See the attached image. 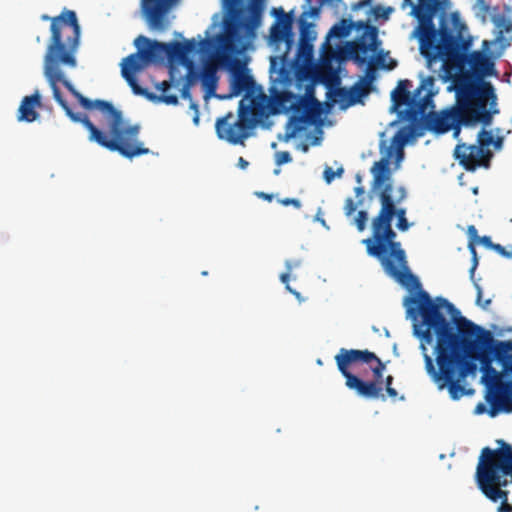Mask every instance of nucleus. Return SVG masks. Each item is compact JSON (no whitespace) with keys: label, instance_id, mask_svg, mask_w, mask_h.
I'll use <instances>...</instances> for the list:
<instances>
[{"label":"nucleus","instance_id":"obj_1","mask_svg":"<svg viewBox=\"0 0 512 512\" xmlns=\"http://www.w3.org/2000/svg\"><path fill=\"white\" fill-rule=\"evenodd\" d=\"M392 226H373V237L362 240L369 255L380 259L386 273L415 295L404 299L414 334L421 340L425 369L439 389L447 388L453 400L472 393L462 384L474 375L480 362L482 382L489 390L490 416L512 412V341L496 340L447 299L432 300L408 268L405 251Z\"/></svg>","mask_w":512,"mask_h":512},{"label":"nucleus","instance_id":"obj_2","mask_svg":"<svg viewBox=\"0 0 512 512\" xmlns=\"http://www.w3.org/2000/svg\"><path fill=\"white\" fill-rule=\"evenodd\" d=\"M41 20L51 22V36L44 56V76L53 98L66 115L88 130L90 142L109 151H116L128 159L149 154V148L139 140V124L125 125L122 112L109 101L84 97L60 68L61 65L70 68L77 66L81 28L76 13L64 9L55 17L43 14Z\"/></svg>","mask_w":512,"mask_h":512},{"label":"nucleus","instance_id":"obj_3","mask_svg":"<svg viewBox=\"0 0 512 512\" xmlns=\"http://www.w3.org/2000/svg\"><path fill=\"white\" fill-rule=\"evenodd\" d=\"M454 89V105L440 112L424 114L427 130L435 134L453 131V137L458 138L461 126H489L493 116L499 113L495 89L490 82L459 78L454 81Z\"/></svg>","mask_w":512,"mask_h":512},{"label":"nucleus","instance_id":"obj_4","mask_svg":"<svg viewBox=\"0 0 512 512\" xmlns=\"http://www.w3.org/2000/svg\"><path fill=\"white\" fill-rule=\"evenodd\" d=\"M439 9V0H418L413 14L418 20L417 35L419 49L429 66L442 60L448 61L466 52L471 44V37L467 36L466 24L454 18L453 25L456 34L447 26L441 25L437 30L433 18Z\"/></svg>","mask_w":512,"mask_h":512},{"label":"nucleus","instance_id":"obj_5","mask_svg":"<svg viewBox=\"0 0 512 512\" xmlns=\"http://www.w3.org/2000/svg\"><path fill=\"white\" fill-rule=\"evenodd\" d=\"M335 362L345 378V385L348 389L366 399H386L381 382H365L349 370L352 365L362 363L384 372L385 364L375 353L369 350L341 348L335 355Z\"/></svg>","mask_w":512,"mask_h":512},{"label":"nucleus","instance_id":"obj_6","mask_svg":"<svg viewBox=\"0 0 512 512\" xmlns=\"http://www.w3.org/2000/svg\"><path fill=\"white\" fill-rule=\"evenodd\" d=\"M412 82L400 80L391 97L396 108L405 107V118L409 122H419L429 108H433V97L437 93L435 78L423 77L419 86L411 92Z\"/></svg>","mask_w":512,"mask_h":512},{"label":"nucleus","instance_id":"obj_7","mask_svg":"<svg viewBox=\"0 0 512 512\" xmlns=\"http://www.w3.org/2000/svg\"><path fill=\"white\" fill-rule=\"evenodd\" d=\"M276 21L270 28L269 41L275 46L285 44V53L280 57L271 58L270 77L275 83L287 85L292 82V71L286 66L287 54L294 45V33L292 31L293 17L285 13L282 8L274 10Z\"/></svg>","mask_w":512,"mask_h":512},{"label":"nucleus","instance_id":"obj_8","mask_svg":"<svg viewBox=\"0 0 512 512\" xmlns=\"http://www.w3.org/2000/svg\"><path fill=\"white\" fill-rule=\"evenodd\" d=\"M388 157H382L375 162L371 168L373 175V185L375 188H381L379 195L381 209L378 215L372 220L371 224H391L394 217L396 224H409L406 219V210L398 208L392 198V184L390 183L391 172Z\"/></svg>","mask_w":512,"mask_h":512},{"label":"nucleus","instance_id":"obj_9","mask_svg":"<svg viewBox=\"0 0 512 512\" xmlns=\"http://www.w3.org/2000/svg\"><path fill=\"white\" fill-rule=\"evenodd\" d=\"M257 113L250 105H244L243 100L239 103L238 119L230 123L233 113L228 112L225 116L218 118L215 123L217 136L227 142L237 145L244 144V139L249 136V131L257 124Z\"/></svg>","mask_w":512,"mask_h":512},{"label":"nucleus","instance_id":"obj_10","mask_svg":"<svg viewBox=\"0 0 512 512\" xmlns=\"http://www.w3.org/2000/svg\"><path fill=\"white\" fill-rule=\"evenodd\" d=\"M497 444V449L484 447L481 450L478 463L485 469L480 475L483 482L501 479L512 483V446L502 439L497 440Z\"/></svg>","mask_w":512,"mask_h":512},{"label":"nucleus","instance_id":"obj_11","mask_svg":"<svg viewBox=\"0 0 512 512\" xmlns=\"http://www.w3.org/2000/svg\"><path fill=\"white\" fill-rule=\"evenodd\" d=\"M264 0H250L248 5L249 16L241 21L228 25L225 34L220 38V44L224 51L235 52L242 44L241 30H245L248 36H254L255 30L261 23Z\"/></svg>","mask_w":512,"mask_h":512},{"label":"nucleus","instance_id":"obj_12","mask_svg":"<svg viewBox=\"0 0 512 512\" xmlns=\"http://www.w3.org/2000/svg\"><path fill=\"white\" fill-rule=\"evenodd\" d=\"M349 24L352 25V30H362L363 32L357 39L346 44V53L355 63L363 65L367 61V54L376 52L380 45L378 29L362 20L354 22L349 19Z\"/></svg>","mask_w":512,"mask_h":512},{"label":"nucleus","instance_id":"obj_13","mask_svg":"<svg viewBox=\"0 0 512 512\" xmlns=\"http://www.w3.org/2000/svg\"><path fill=\"white\" fill-rule=\"evenodd\" d=\"M453 156L466 171L473 172L480 167L489 168L493 153L491 150H483L476 144L459 141L454 148Z\"/></svg>","mask_w":512,"mask_h":512},{"label":"nucleus","instance_id":"obj_14","mask_svg":"<svg viewBox=\"0 0 512 512\" xmlns=\"http://www.w3.org/2000/svg\"><path fill=\"white\" fill-rule=\"evenodd\" d=\"M181 0H141L142 14L148 26L155 30H166L170 25L168 14Z\"/></svg>","mask_w":512,"mask_h":512},{"label":"nucleus","instance_id":"obj_15","mask_svg":"<svg viewBox=\"0 0 512 512\" xmlns=\"http://www.w3.org/2000/svg\"><path fill=\"white\" fill-rule=\"evenodd\" d=\"M151 56L150 51H142L138 47L136 53H132L125 57L121 63V74L122 77L128 82L133 92L137 95H146L149 99H154L155 96L141 88L135 78V72L142 70L148 63L147 58Z\"/></svg>","mask_w":512,"mask_h":512},{"label":"nucleus","instance_id":"obj_16","mask_svg":"<svg viewBox=\"0 0 512 512\" xmlns=\"http://www.w3.org/2000/svg\"><path fill=\"white\" fill-rule=\"evenodd\" d=\"M484 467L479 463L476 467L475 480L480 491L492 502L501 501V505L498 507V512H512V506L508 503V492L503 490L507 487L511 480H493L483 482L480 475L481 471H484Z\"/></svg>","mask_w":512,"mask_h":512},{"label":"nucleus","instance_id":"obj_17","mask_svg":"<svg viewBox=\"0 0 512 512\" xmlns=\"http://www.w3.org/2000/svg\"><path fill=\"white\" fill-rule=\"evenodd\" d=\"M467 64L478 77L491 76L495 73L493 60L482 51H473L467 56Z\"/></svg>","mask_w":512,"mask_h":512},{"label":"nucleus","instance_id":"obj_18","mask_svg":"<svg viewBox=\"0 0 512 512\" xmlns=\"http://www.w3.org/2000/svg\"><path fill=\"white\" fill-rule=\"evenodd\" d=\"M41 95L38 90L30 96H25L18 109V121L33 122L35 121L39 113L36 111L37 107H41Z\"/></svg>","mask_w":512,"mask_h":512},{"label":"nucleus","instance_id":"obj_19","mask_svg":"<svg viewBox=\"0 0 512 512\" xmlns=\"http://www.w3.org/2000/svg\"><path fill=\"white\" fill-rule=\"evenodd\" d=\"M256 83L253 77L244 70H235L231 79V92L228 97L237 96L245 92L249 95L255 91Z\"/></svg>","mask_w":512,"mask_h":512},{"label":"nucleus","instance_id":"obj_20","mask_svg":"<svg viewBox=\"0 0 512 512\" xmlns=\"http://www.w3.org/2000/svg\"><path fill=\"white\" fill-rule=\"evenodd\" d=\"M274 105L280 111H300L302 98L290 91H281L272 94Z\"/></svg>","mask_w":512,"mask_h":512},{"label":"nucleus","instance_id":"obj_21","mask_svg":"<svg viewBox=\"0 0 512 512\" xmlns=\"http://www.w3.org/2000/svg\"><path fill=\"white\" fill-rule=\"evenodd\" d=\"M200 81L207 94H214L218 85L217 67L212 63L203 66Z\"/></svg>","mask_w":512,"mask_h":512},{"label":"nucleus","instance_id":"obj_22","mask_svg":"<svg viewBox=\"0 0 512 512\" xmlns=\"http://www.w3.org/2000/svg\"><path fill=\"white\" fill-rule=\"evenodd\" d=\"M144 43L146 45L145 48H141L142 51H150L151 56L147 58L148 63L158 61L163 59V56L166 55V49H161L157 44H164L163 42H159L156 40H150L145 36H139L135 40V45L139 47L140 43Z\"/></svg>","mask_w":512,"mask_h":512},{"label":"nucleus","instance_id":"obj_23","mask_svg":"<svg viewBox=\"0 0 512 512\" xmlns=\"http://www.w3.org/2000/svg\"><path fill=\"white\" fill-rule=\"evenodd\" d=\"M357 210V204L355 201L349 197L345 200L344 204V212L348 219L353 222V224H367L368 222V214L364 210H359L355 214Z\"/></svg>","mask_w":512,"mask_h":512},{"label":"nucleus","instance_id":"obj_24","mask_svg":"<svg viewBox=\"0 0 512 512\" xmlns=\"http://www.w3.org/2000/svg\"><path fill=\"white\" fill-rule=\"evenodd\" d=\"M161 49H166V56L169 60H177L181 63L187 64L190 62L187 59L181 42L173 41L166 44H157Z\"/></svg>","mask_w":512,"mask_h":512},{"label":"nucleus","instance_id":"obj_25","mask_svg":"<svg viewBox=\"0 0 512 512\" xmlns=\"http://www.w3.org/2000/svg\"><path fill=\"white\" fill-rule=\"evenodd\" d=\"M417 122L412 123L410 126L403 127L399 129L396 134L393 136L392 142L393 144L399 146L400 148L404 146L409 140L415 136H421L423 133L417 132V126L415 125Z\"/></svg>","mask_w":512,"mask_h":512},{"label":"nucleus","instance_id":"obj_26","mask_svg":"<svg viewBox=\"0 0 512 512\" xmlns=\"http://www.w3.org/2000/svg\"><path fill=\"white\" fill-rule=\"evenodd\" d=\"M352 31V25L349 24V19H341L339 22L334 24L328 32L327 39L337 38L342 39L347 37Z\"/></svg>","mask_w":512,"mask_h":512},{"label":"nucleus","instance_id":"obj_27","mask_svg":"<svg viewBox=\"0 0 512 512\" xmlns=\"http://www.w3.org/2000/svg\"><path fill=\"white\" fill-rule=\"evenodd\" d=\"M300 26V49H308L310 52L312 50V45L309 44V42L315 39L314 32L311 29V24L307 23L305 20H301Z\"/></svg>","mask_w":512,"mask_h":512},{"label":"nucleus","instance_id":"obj_28","mask_svg":"<svg viewBox=\"0 0 512 512\" xmlns=\"http://www.w3.org/2000/svg\"><path fill=\"white\" fill-rule=\"evenodd\" d=\"M479 241L488 248H492L494 251L499 253L501 256L512 259V245L504 247L500 244H494L489 236H483L479 238Z\"/></svg>","mask_w":512,"mask_h":512},{"label":"nucleus","instance_id":"obj_29","mask_svg":"<svg viewBox=\"0 0 512 512\" xmlns=\"http://www.w3.org/2000/svg\"><path fill=\"white\" fill-rule=\"evenodd\" d=\"M171 83L170 81L164 80L160 82L156 88L157 90L162 92V95L159 97V100L168 105H176L178 103V97L176 95H167L166 92L170 89Z\"/></svg>","mask_w":512,"mask_h":512},{"label":"nucleus","instance_id":"obj_30","mask_svg":"<svg viewBox=\"0 0 512 512\" xmlns=\"http://www.w3.org/2000/svg\"><path fill=\"white\" fill-rule=\"evenodd\" d=\"M349 92H351V103L352 106L356 103L360 102L361 98L365 97L369 94L370 89L360 82L355 83L352 87L349 88Z\"/></svg>","mask_w":512,"mask_h":512},{"label":"nucleus","instance_id":"obj_31","mask_svg":"<svg viewBox=\"0 0 512 512\" xmlns=\"http://www.w3.org/2000/svg\"><path fill=\"white\" fill-rule=\"evenodd\" d=\"M486 126L478 132L476 145L483 148V150H490L489 146L494 142V136L491 131L485 129Z\"/></svg>","mask_w":512,"mask_h":512},{"label":"nucleus","instance_id":"obj_32","mask_svg":"<svg viewBox=\"0 0 512 512\" xmlns=\"http://www.w3.org/2000/svg\"><path fill=\"white\" fill-rule=\"evenodd\" d=\"M334 95L337 99V101L341 104L343 108H347L352 106L351 103V92H349V88L346 87H340L337 88L334 92Z\"/></svg>","mask_w":512,"mask_h":512},{"label":"nucleus","instance_id":"obj_33","mask_svg":"<svg viewBox=\"0 0 512 512\" xmlns=\"http://www.w3.org/2000/svg\"><path fill=\"white\" fill-rule=\"evenodd\" d=\"M366 63H367V68L365 71V76L363 78H361L359 82L370 89V86L375 79L376 67L374 66L373 61H366Z\"/></svg>","mask_w":512,"mask_h":512},{"label":"nucleus","instance_id":"obj_34","mask_svg":"<svg viewBox=\"0 0 512 512\" xmlns=\"http://www.w3.org/2000/svg\"><path fill=\"white\" fill-rule=\"evenodd\" d=\"M387 55L388 53H384L383 51H380L374 58H372L370 61H373L374 62V66L377 68V67H381V68H386V69H393L395 66H396V62L392 59H390L391 61V65H386V58H387Z\"/></svg>","mask_w":512,"mask_h":512},{"label":"nucleus","instance_id":"obj_35","mask_svg":"<svg viewBox=\"0 0 512 512\" xmlns=\"http://www.w3.org/2000/svg\"><path fill=\"white\" fill-rule=\"evenodd\" d=\"M393 381L394 377L392 375H388L385 380L383 381V384L385 385V391L387 395L395 400L398 397V392L395 388H393Z\"/></svg>","mask_w":512,"mask_h":512},{"label":"nucleus","instance_id":"obj_36","mask_svg":"<svg viewBox=\"0 0 512 512\" xmlns=\"http://www.w3.org/2000/svg\"><path fill=\"white\" fill-rule=\"evenodd\" d=\"M187 67H188V71H187V74H186L184 85H186V86L191 88V86L194 85V83L198 79H200V74H198L197 72H195L193 70L192 62H189Z\"/></svg>","mask_w":512,"mask_h":512},{"label":"nucleus","instance_id":"obj_37","mask_svg":"<svg viewBox=\"0 0 512 512\" xmlns=\"http://www.w3.org/2000/svg\"><path fill=\"white\" fill-rule=\"evenodd\" d=\"M292 161L291 154L288 151H280L275 154V162L278 166Z\"/></svg>","mask_w":512,"mask_h":512},{"label":"nucleus","instance_id":"obj_38","mask_svg":"<svg viewBox=\"0 0 512 512\" xmlns=\"http://www.w3.org/2000/svg\"><path fill=\"white\" fill-rule=\"evenodd\" d=\"M342 173H343V168H339L335 172L331 167H326L323 175H324L325 181L329 184L335 179L336 175L340 176Z\"/></svg>","mask_w":512,"mask_h":512},{"label":"nucleus","instance_id":"obj_39","mask_svg":"<svg viewBox=\"0 0 512 512\" xmlns=\"http://www.w3.org/2000/svg\"><path fill=\"white\" fill-rule=\"evenodd\" d=\"M197 46H198V44L196 43V41L194 39L185 40L182 43V47H183V50H184L187 58L190 53H193L197 50Z\"/></svg>","mask_w":512,"mask_h":512},{"label":"nucleus","instance_id":"obj_40","mask_svg":"<svg viewBox=\"0 0 512 512\" xmlns=\"http://www.w3.org/2000/svg\"><path fill=\"white\" fill-rule=\"evenodd\" d=\"M469 250L472 254V267L470 269V275L471 277L474 276V272L477 268V265H478V258H477V253H476V249L474 247V244L472 242L469 243Z\"/></svg>","mask_w":512,"mask_h":512},{"label":"nucleus","instance_id":"obj_41","mask_svg":"<svg viewBox=\"0 0 512 512\" xmlns=\"http://www.w3.org/2000/svg\"><path fill=\"white\" fill-rule=\"evenodd\" d=\"M289 278H290V272H288V271H287L286 273H282V274L280 275V280H281V282H282L283 284H285V285H286V289H287L289 292H291L292 294H294L296 297H299V296H300V293H299V292H297V291H295V290H293V289L290 287V285H289Z\"/></svg>","mask_w":512,"mask_h":512},{"label":"nucleus","instance_id":"obj_42","mask_svg":"<svg viewBox=\"0 0 512 512\" xmlns=\"http://www.w3.org/2000/svg\"><path fill=\"white\" fill-rule=\"evenodd\" d=\"M475 287L477 289V298H476V303L481 306L482 308L484 309H487V307L490 305L491 303V300L490 299H487L485 300L483 303L481 302L482 300V290H481V287L478 285V284H475Z\"/></svg>","mask_w":512,"mask_h":512},{"label":"nucleus","instance_id":"obj_43","mask_svg":"<svg viewBox=\"0 0 512 512\" xmlns=\"http://www.w3.org/2000/svg\"><path fill=\"white\" fill-rule=\"evenodd\" d=\"M390 11H391V8L384 9L380 6L373 8V13L377 18H379V17L387 18Z\"/></svg>","mask_w":512,"mask_h":512},{"label":"nucleus","instance_id":"obj_44","mask_svg":"<svg viewBox=\"0 0 512 512\" xmlns=\"http://www.w3.org/2000/svg\"><path fill=\"white\" fill-rule=\"evenodd\" d=\"M280 202L284 206L293 205L297 208H299L301 206L300 201L296 198H285V199L281 200Z\"/></svg>","mask_w":512,"mask_h":512},{"label":"nucleus","instance_id":"obj_45","mask_svg":"<svg viewBox=\"0 0 512 512\" xmlns=\"http://www.w3.org/2000/svg\"><path fill=\"white\" fill-rule=\"evenodd\" d=\"M370 4H371V2H369L368 0H360L356 3H353L351 5V8H352V10L356 11V10L365 8V7L369 6Z\"/></svg>","mask_w":512,"mask_h":512},{"label":"nucleus","instance_id":"obj_46","mask_svg":"<svg viewBox=\"0 0 512 512\" xmlns=\"http://www.w3.org/2000/svg\"><path fill=\"white\" fill-rule=\"evenodd\" d=\"M301 265L300 260H286L285 261V267L288 272H291L293 268L298 267Z\"/></svg>","mask_w":512,"mask_h":512},{"label":"nucleus","instance_id":"obj_47","mask_svg":"<svg viewBox=\"0 0 512 512\" xmlns=\"http://www.w3.org/2000/svg\"><path fill=\"white\" fill-rule=\"evenodd\" d=\"M370 368H371V370L373 372V376H374V380H372L371 382H381L383 384V380H382L383 372L378 369H375L372 366H370Z\"/></svg>","mask_w":512,"mask_h":512},{"label":"nucleus","instance_id":"obj_48","mask_svg":"<svg viewBox=\"0 0 512 512\" xmlns=\"http://www.w3.org/2000/svg\"><path fill=\"white\" fill-rule=\"evenodd\" d=\"M181 96L184 99H190L191 98L190 87L183 85V87L181 89Z\"/></svg>","mask_w":512,"mask_h":512},{"label":"nucleus","instance_id":"obj_49","mask_svg":"<svg viewBox=\"0 0 512 512\" xmlns=\"http://www.w3.org/2000/svg\"><path fill=\"white\" fill-rule=\"evenodd\" d=\"M408 5H409V6H411V8H412V9H411V13H410V14H411L412 16H414V14H413V9H414V7L418 6V4H414L412 0H403V2H402V8H405V7H406V6H408Z\"/></svg>","mask_w":512,"mask_h":512},{"label":"nucleus","instance_id":"obj_50","mask_svg":"<svg viewBox=\"0 0 512 512\" xmlns=\"http://www.w3.org/2000/svg\"><path fill=\"white\" fill-rule=\"evenodd\" d=\"M249 165V162L247 160H245L243 157H239L238 159V166L241 168V169H246Z\"/></svg>","mask_w":512,"mask_h":512},{"label":"nucleus","instance_id":"obj_51","mask_svg":"<svg viewBox=\"0 0 512 512\" xmlns=\"http://www.w3.org/2000/svg\"><path fill=\"white\" fill-rule=\"evenodd\" d=\"M502 143H503V139L501 137H498L497 139H494V142L492 143V145H494V147L496 149H500L502 146Z\"/></svg>","mask_w":512,"mask_h":512},{"label":"nucleus","instance_id":"obj_52","mask_svg":"<svg viewBox=\"0 0 512 512\" xmlns=\"http://www.w3.org/2000/svg\"><path fill=\"white\" fill-rule=\"evenodd\" d=\"M259 197L267 200V201H271L272 198H273V195L272 194H267V193H264V192H260L257 194Z\"/></svg>","mask_w":512,"mask_h":512},{"label":"nucleus","instance_id":"obj_53","mask_svg":"<svg viewBox=\"0 0 512 512\" xmlns=\"http://www.w3.org/2000/svg\"><path fill=\"white\" fill-rule=\"evenodd\" d=\"M191 109H194L196 111V116L194 117V122L198 123V121H199L198 105L196 103H191Z\"/></svg>","mask_w":512,"mask_h":512},{"label":"nucleus","instance_id":"obj_54","mask_svg":"<svg viewBox=\"0 0 512 512\" xmlns=\"http://www.w3.org/2000/svg\"><path fill=\"white\" fill-rule=\"evenodd\" d=\"M468 234L470 236H476L477 230H476L475 226H468Z\"/></svg>","mask_w":512,"mask_h":512},{"label":"nucleus","instance_id":"obj_55","mask_svg":"<svg viewBox=\"0 0 512 512\" xmlns=\"http://www.w3.org/2000/svg\"><path fill=\"white\" fill-rule=\"evenodd\" d=\"M315 221L319 222L320 224H326L325 220L320 216V213L316 214Z\"/></svg>","mask_w":512,"mask_h":512},{"label":"nucleus","instance_id":"obj_56","mask_svg":"<svg viewBox=\"0 0 512 512\" xmlns=\"http://www.w3.org/2000/svg\"><path fill=\"white\" fill-rule=\"evenodd\" d=\"M355 193L357 196H360L362 194H364V188L363 187H356L355 188Z\"/></svg>","mask_w":512,"mask_h":512},{"label":"nucleus","instance_id":"obj_57","mask_svg":"<svg viewBox=\"0 0 512 512\" xmlns=\"http://www.w3.org/2000/svg\"><path fill=\"white\" fill-rule=\"evenodd\" d=\"M231 6H236L238 5L241 0H226Z\"/></svg>","mask_w":512,"mask_h":512},{"label":"nucleus","instance_id":"obj_58","mask_svg":"<svg viewBox=\"0 0 512 512\" xmlns=\"http://www.w3.org/2000/svg\"><path fill=\"white\" fill-rule=\"evenodd\" d=\"M401 231H406L410 226H396Z\"/></svg>","mask_w":512,"mask_h":512},{"label":"nucleus","instance_id":"obj_59","mask_svg":"<svg viewBox=\"0 0 512 512\" xmlns=\"http://www.w3.org/2000/svg\"><path fill=\"white\" fill-rule=\"evenodd\" d=\"M359 231H363L366 226H357Z\"/></svg>","mask_w":512,"mask_h":512},{"label":"nucleus","instance_id":"obj_60","mask_svg":"<svg viewBox=\"0 0 512 512\" xmlns=\"http://www.w3.org/2000/svg\"><path fill=\"white\" fill-rule=\"evenodd\" d=\"M279 173H280V169L279 168L274 170V174L278 175Z\"/></svg>","mask_w":512,"mask_h":512},{"label":"nucleus","instance_id":"obj_61","mask_svg":"<svg viewBox=\"0 0 512 512\" xmlns=\"http://www.w3.org/2000/svg\"><path fill=\"white\" fill-rule=\"evenodd\" d=\"M401 192H402V196H401V198H404V197H405V191H404V189H403V188H401Z\"/></svg>","mask_w":512,"mask_h":512},{"label":"nucleus","instance_id":"obj_62","mask_svg":"<svg viewBox=\"0 0 512 512\" xmlns=\"http://www.w3.org/2000/svg\"><path fill=\"white\" fill-rule=\"evenodd\" d=\"M307 4H311L312 0H305Z\"/></svg>","mask_w":512,"mask_h":512},{"label":"nucleus","instance_id":"obj_63","mask_svg":"<svg viewBox=\"0 0 512 512\" xmlns=\"http://www.w3.org/2000/svg\"><path fill=\"white\" fill-rule=\"evenodd\" d=\"M317 363H318L319 365H321V364H322V361H321L320 359H318V360H317Z\"/></svg>","mask_w":512,"mask_h":512},{"label":"nucleus","instance_id":"obj_64","mask_svg":"<svg viewBox=\"0 0 512 512\" xmlns=\"http://www.w3.org/2000/svg\"><path fill=\"white\" fill-rule=\"evenodd\" d=\"M251 103H252L253 106H255V100L254 99L251 101Z\"/></svg>","mask_w":512,"mask_h":512}]
</instances>
